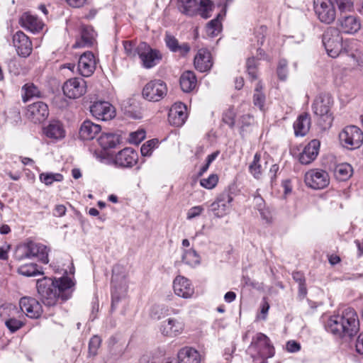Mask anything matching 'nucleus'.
Instances as JSON below:
<instances>
[{
    "mask_svg": "<svg viewBox=\"0 0 363 363\" xmlns=\"http://www.w3.org/2000/svg\"><path fill=\"white\" fill-rule=\"evenodd\" d=\"M74 285L72 279L66 276L54 279L43 277L38 279L36 283L38 293L43 303L47 306L56 305L60 298L63 301L69 299Z\"/></svg>",
    "mask_w": 363,
    "mask_h": 363,
    "instance_id": "f257e3e1",
    "label": "nucleus"
},
{
    "mask_svg": "<svg viewBox=\"0 0 363 363\" xmlns=\"http://www.w3.org/2000/svg\"><path fill=\"white\" fill-rule=\"evenodd\" d=\"M333 105V97L325 93L318 95L313 102V112L318 117V125L324 130L330 128L333 124V116L330 111Z\"/></svg>",
    "mask_w": 363,
    "mask_h": 363,
    "instance_id": "f03ea898",
    "label": "nucleus"
},
{
    "mask_svg": "<svg viewBox=\"0 0 363 363\" xmlns=\"http://www.w3.org/2000/svg\"><path fill=\"white\" fill-rule=\"evenodd\" d=\"M323 44L328 55L331 57H337L342 54V38L340 30L335 27H329L323 35Z\"/></svg>",
    "mask_w": 363,
    "mask_h": 363,
    "instance_id": "7ed1b4c3",
    "label": "nucleus"
},
{
    "mask_svg": "<svg viewBox=\"0 0 363 363\" xmlns=\"http://www.w3.org/2000/svg\"><path fill=\"white\" fill-rule=\"evenodd\" d=\"M339 137L342 145L349 150L357 149L363 143V132L355 125L345 127L340 132Z\"/></svg>",
    "mask_w": 363,
    "mask_h": 363,
    "instance_id": "20e7f679",
    "label": "nucleus"
},
{
    "mask_svg": "<svg viewBox=\"0 0 363 363\" xmlns=\"http://www.w3.org/2000/svg\"><path fill=\"white\" fill-rule=\"evenodd\" d=\"M233 201V196L230 189H225L211 204V211L215 216L221 218L230 211Z\"/></svg>",
    "mask_w": 363,
    "mask_h": 363,
    "instance_id": "39448f33",
    "label": "nucleus"
},
{
    "mask_svg": "<svg viewBox=\"0 0 363 363\" xmlns=\"http://www.w3.org/2000/svg\"><path fill=\"white\" fill-rule=\"evenodd\" d=\"M313 9L321 23L330 24L336 18V10L330 0H314Z\"/></svg>",
    "mask_w": 363,
    "mask_h": 363,
    "instance_id": "423d86ee",
    "label": "nucleus"
},
{
    "mask_svg": "<svg viewBox=\"0 0 363 363\" xmlns=\"http://www.w3.org/2000/svg\"><path fill=\"white\" fill-rule=\"evenodd\" d=\"M167 87L166 84L160 79H155L149 82L143 89V97L153 102L160 101L166 96Z\"/></svg>",
    "mask_w": 363,
    "mask_h": 363,
    "instance_id": "0eeeda50",
    "label": "nucleus"
},
{
    "mask_svg": "<svg viewBox=\"0 0 363 363\" xmlns=\"http://www.w3.org/2000/svg\"><path fill=\"white\" fill-rule=\"evenodd\" d=\"M138 56L141 60L142 65L146 69L155 67L162 59L159 51L152 49L145 42H142L138 45Z\"/></svg>",
    "mask_w": 363,
    "mask_h": 363,
    "instance_id": "6e6552de",
    "label": "nucleus"
},
{
    "mask_svg": "<svg viewBox=\"0 0 363 363\" xmlns=\"http://www.w3.org/2000/svg\"><path fill=\"white\" fill-rule=\"evenodd\" d=\"M250 348L262 358L267 359L274 356V348L271 345L269 337L262 333H257L251 342Z\"/></svg>",
    "mask_w": 363,
    "mask_h": 363,
    "instance_id": "1a4fd4ad",
    "label": "nucleus"
},
{
    "mask_svg": "<svg viewBox=\"0 0 363 363\" xmlns=\"http://www.w3.org/2000/svg\"><path fill=\"white\" fill-rule=\"evenodd\" d=\"M305 182L311 189H322L328 186L330 177L327 172L313 169L306 173Z\"/></svg>",
    "mask_w": 363,
    "mask_h": 363,
    "instance_id": "9d476101",
    "label": "nucleus"
},
{
    "mask_svg": "<svg viewBox=\"0 0 363 363\" xmlns=\"http://www.w3.org/2000/svg\"><path fill=\"white\" fill-rule=\"evenodd\" d=\"M91 115L98 120L109 121L116 116L114 106L106 101H98L94 102L89 107Z\"/></svg>",
    "mask_w": 363,
    "mask_h": 363,
    "instance_id": "9b49d317",
    "label": "nucleus"
},
{
    "mask_svg": "<svg viewBox=\"0 0 363 363\" xmlns=\"http://www.w3.org/2000/svg\"><path fill=\"white\" fill-rule=\"evenodd\" d=\"M62 90L67 97L77 99L86 93V82L82 78H72L65 82Z\"/></svg>",
    "mask_w": 363,
    "mask_h": 363,
    "instance_id": "f8f14e48",
    "label": "nucleus"
},
{
    "mask_svg": "<svg viewBox=\"0 0 363 363\" xmlns=\"http://www.w3.org/2000/svg\"><path fill=\"white\" fill-rule=\"evenodd\" d=\"M342 321L345 330V337L355 335L359 330V322L356 311L347 308L342 312Z\"/></svg>",
    "mask_w": 363,
    "mask_h": 363,
    "instance_id": "ddd939ff",
    "label": "nucleus"
},
{
    "mask_svg": "<svg viewBox=\"0 0 363 363\" xmlns=\"http://www.w3.org/2000/svg\"><path fill=\"white\" fill-rule=\"evenodd\" d=\"M18 313L17 308L13 305L2 306L0 308V315L4 320L5 325L11 333H15L23 325L21 320L14 317Z\"/></svg>",
    "mask_w": 363,
    "mask_h": 363,
    "instance_id": "4468645a",
    "label": "nucleus"
},
{
    "mask_svg": "<svg viewBox=\"0 0 363 363\" xmlns=\"http://www.w3.org/2000/svg\"><path fill=\"white\" fill-rule=\"evenodd\" d=\"M26 116L34 123H40L45 121L49 116L48 105L43 101H37L27 107Z\"/></svg>",
    "mask_w": 363,
    "mask_h": 363,
    "instance_id": "2eb2a0df",
    "label": "nucleus"
},
{
    "mask_svg": "<svg viewBox=\"0 0 363 363\" xmlns=\"http://www.w3.org/2000/svg\"><path fill=\"white\" fill-rule=\"evenodd\" d=\"M12 43L19 56L27 57L30 55L33 45L29 38L23 32L18 30L13 34Z\"/></svg>",
    "mask_w": 363,
    "mask_h": 363,
    "instance_id": "dca6fc26",
    "label": "nucleus"
},
{
    "mask_svg": "<svg viewBox=\"0 0 363 363\" xmlns=\"http://www.w3.org/2000/svg\"><path fill=\"white\" fill-rule=\"evenodd\" d=\"M138 160V152L131 147H126L116 155L114 163L121 167L130 168L137 164Z\"/></svg>",
    "mask_w": 363,
    "mask_h": 363,
    "instance_id": "f3484780",
    "label": "nucleus"
},
{
    "mask_svg": "<svg viewBox=\"0 0 363 363\" xmlns=\"http://www.w3.org/2000/svg\"><path fill=\"white\" fill-rule=\"evenodd\" d=\"M19 306L21 311L30 318H38L43 313L41 304L34 298L26 296L21 298Z\"/></svg>",
    "mask_w": 363,
    "mask_h": 363,
    "instance_id": "a211bd4d",
    "label": "nucleus"
},
{
    "mask_svg": "<svg viewBox=\"0 0 363 363\" xmlns=\"http://www.w3.org/2000/svg\"><path fill=\"white\" fill-rule=\"evenodd\" d=\"M186 109V105L182 102L173 104L168 114L169 123L176 127L183 125L187 118Z\"/></svg>",
    "mask_w": 363,
    "mask_h": 363,
    "instance_id": "6ab92c4d",
    "label": "nucleus"
},
{
    "mask_svg": "<svg viewBox=\"0 0 363 363\" xmlns=\"http://www.w3.org/2000/svg\"><path fill=\"white\" fill-rule=\"evenodd\" d=\"M184 327L185 324L182 320L169 318L162 323L160 331L163 335L173 337L181 335Z\"/></svg>",
    "mask_w": 363,
    "mask_h": 363,
    "instance_id": "aec40b11",
    "label": "nucleus"
},
{
    "mask_svg": "<svg viewBox=\"0 0 363 363\" xmlns=\"http://www.w3.org/2000/svg\"><path fill=\"white\" fill-rule=\"evenodd\" d=\"M173 289L177 296L183 298H189L194 293L191 281L183 276H177L174 279Z\"/></svg>",
    "mask_w": 363,
    "mask_h": 363,
    "instance_id": "412c9836",
    "label": "nucleus"
},
{
    "mask_svg": "<svg viewBox=\"0 0 363 363\" xmlns=\"http://www.w3.org/2000/svg\"><path fill=\"white\" fill-rule=\"evenodd\" d=\"M96 68V60L91 52H86L82 54L78 62L77 69L83 77H89Z\"/></svg>",
    "mask_w": 363,
    "mask_h": 363,
    "instance_id": "4be33fe9",
    "label": "nucleus"
},
{
    "mask_svg": "<svg viewBox=\"0 0 363 363\" xmlns=\"http://www.w3.org/2000/svg\"><path fill=\"white\" fill-rule=\"evenodd\" d=\"M320 143L318 140H312L305 146L303 151L299 155V162L303 164L311 163L317 157Z\"/></svg>",
    "mask_w": 363,
    "mask_h": 363,
    "instance_id": "5701e85b",
    "label": "nucleus"
},
{
    "mask_svg": "<svg viewBox=\"0 0 363 363\" xmlns=\"http://www.w3.org/2000/svg\"><path fill=\"white\" fill-rule=\"evenodd\" d=\"M19 25L32 33L40 32L43 27V22L36 16L28 12L23 13L18 19Z\"/></svg>",
    "mask_w": 363,
    "mask_h": 363,
    "instance_id": "b1692460",
    "label": "nucleus"
},
{
    "mask_svg": "<svg viewBox=\"0 0 363 363\" xmlns=\"http://www.w3.org/2000/svg\"><path fill=\"white\" fill-rule=\"evenodd\" d=\"M194 64L195 68L201 72L210 70L213 66L211 52L206 49L199 50L194 57Z\"/></svg>",
    "mask_w": 363,
    "mask_h": 363,
    "instance_id": "393cba45",
    "label": "nucleus"
},
{
    "mask_svg": "<svg viewBox=\"0 0 363 363\" xmlns=\"http://www.w3.org/2000/svg\"><path fill=\"white\" fill-rule=\"evenodd\" d=\"M96 33L90 26H83L81 31V38L73 45L74 48L92 46L96 41Z\"/></svg>",
    "mask_w": 363,
    "mask_h": 363,
    "instance_id": "a878e982",
    "label": "nucleus"
},
{
    "mask_svg": "<svg viewBox=\"0 0 363 363\" xmlns=\"http://www.w3.org/2000/svg\"><path fill=\"white\" fill-rule=\"evenodd\" d=\"M164 41L167 47L170 51L177 52L181 56H185L191 50V47L189 43H184L182 44H179L178 40L169 33H166Z\"/></svg>",
    "mask_w": 363,
    "mask_h": 363,
    "instance_id": "bb28decb",
    "label": "nucleus"
},
{
    "mask_svg": "<svg viewBox=\"0 0 363 363\" xmlns=\"http://www.w3.org/2000/svg\"><path fill=\"white\" fill-rule=\"evenodd\" d=\"M342 32L347 34H354L361 28L359 19L354 16H345L338 20Z\"/></svg>",
    "mask_w": 363,
    "mask_h": 363,
    "instance_id": "cd10ccee",
    "label": "nucleus"
},
{
    "mask_svg": "<svg viewBox=\"0 0 363 363\" xmlns=\"http://www.w3.org/2000/svg\"><path fill=\"white\" fill-rule=\"evenodd\" d=\"M43 133L46 137L54 140H59L65 137V130L62 124L58 121H51L43 128Z\"/></svg>",
    "mask_w": 363,
    "mask_h": 363,
    "instance_id": "c85d7f7f",
    "label": "nucleus"
},
{
    "mask_svg": "<svg viewBox=\"0 0 363 363\" xmlns=\"http://www.w3.org/2000/svg\"><path fill=\"white\" fill-rule=\"evenodd\" d=\"M344 327L342 321V313L330 316L325 323L327 331L340 337H345Z\"/></svg>",
    "mask_w": 363,
    "mask_h": 363,
    "instance_id": "c756f323",
    "label": "nucleus"
},
{
    "mask_svg": "<svg viewBox=\"0 0 363 363\" xmlns=\"http://www.w3.org/2000/svg\"><path fill=\"white\" fill-rule=\"evenodd\" d=\"M311 125V116L308 113L300 114L294 123L296 136H305L309 131Z\"/></svg>",
    "mask_w": 363,
    "mask_h": 363,
    "instance_id": "7c9ffc66",
    "label": "nucleus"
},
{
    "mask_svg": "<svg viewBox=\"0 0 363 363\" xmlns=\"http://www.w3.org/2000/svg\"><path fill=\"white\" fill-rule=\"evenodd\" d=\"M101 131V126L95 124L89 120L84 121L79 129V137L82 140H89Z\"/></svg>",
    "mask_w": 363,
    "mask_h": 363,
    "instance_id": "2f4dec72",
    "label": "nucleus"
},
{
    "mask_svg": "<svg viewBox=\"0 0 363 363\" xmlns=\"http://www.w3.org/2000/svg\"><path fill=\"white\" fill-rule=\"evenodd\" d=\"M179 363H200L201 356L197 350L192 347H184L178 352Z\"/></svg>",
    "mask_w": 363,
    "mask_h": 363,
    "instance_id": "473e14b6",
    "label": "nucleus"
},
{
    "mask_svg": "<svg viewBox=\"0 0 363 363\" xmlns=\"http://www.w3.org/2000/svg\"><path fill=\"white\" fill-rule=\"evenodd\" d=\"M98 142L104 150L115 148L121 142V136L115 133H103L98 138Z\"/></svg>",
    "mask_w": 363,
    "mask_h": 363,
    "instance_id": "72a5a7b5",
    "label": "nucleus"
},
{
    "mask_svg": "<svg viewBox=\"0 0 363 363\" xmlns=\"http://www.w3.org/2000/svg\"><path fill=\"white\" fill-rule=\"evenodd\" d=\"M180 86L183 91L189 92L196 85V77L194 72L186 71L180 77Z\"/></svg>",
    "mask_w": 363,
    "mask_h": 363,
    "instance_id": "f704fd0d",
    "label": "nucleus"
},
{
    "mask_svg": "<svg viewBox=\"0 0 363 363\" xmlns=\"http://www.w3.org/2000/svg\"><path fill=\"white\" fill-rule=\"evenodd\" d=\"M127 275L128 270L126 267L117 264L112 269L111 282L113 284H123L125 281Z\"/></svg>",
    "mask_w": 363,
    "mask_h": 363,
    "instance_id": "c9c22d12",
    "label": "nucleus"
},
{
    "mask_svg": "<svg viewBox=\"0 0 363 363\" xmlns=\"http://www.w3.org/2000/svg\"><path fill=\"white\" fill-rule=\"evenodd\" d=\"M22 92V99L24 102L34 97L40 98L42 96L40 89L33 83H27L23 85Z\"/></svg>",
    "mask_w": 363,
    "mask_h": 363,
    "instance_id": "e433bc0d",
    "label": "nucleus"
},
{
    "mask_svg": "<svg viewBox=\"0 0 363 363\" xmlns=\"http://www.w3.org/2000/svg\"><path fill=\"white\" fill-rule=\"evenodd\" d=\"M353 169L348 163H342L335 169V177L342 181L348 179L352 175Z\"/></svg>",
    "mask_w": 363,
    "mask_h": 363,
    "instance_id": "4c0bfd02",
    "label": "nucleus"
},
{
    "mask_svg": "<svg viewBox=\"0 0 363 363\" xmlns=\"http://www.w3.org/2000/svg\"><path fill=\"white\" fill-rule=\"evenodd\" d=\"M220 18L222 15L218 13L214 19L209 21L206 26V31L208 36L214 37L217 36L222 29V24Z\"/></svg>",
    "mask_w": 363,
    "mask_h": 363,
    "instance_id": "58836bf2",
    "label": "nucleus"
},
{
    "mask_svg": "<svg viewBox=\"0 0 363 363\" xmlns=\"http://www.w3.org/2000/svg\"><path fill=\"white\" fill-rule=\"evenodd\" d=\"M18 272L25 277H35L42 274L43 272L39 269L36 264H25L18 269Z\"/></svg>",
    "mask_w": 363,
    "mask_h": 363,
    "instance_id": "ea45409f",
    "label": "nucleus"
},
{
    "mask_svg": "<svg viewBox=\"0 0 363 363\" xmlns=\"http://www.w3.org/2000/svg\"><path fill=\"white\" fill-rule=\"evenodd\" d=\"M196 7V0H179V9L180 11L188 16H193Z\"/></svg>",
    "mask_w": 363,
    "mask_h": 363,
    "instance_id": "a19ab883",
    "label": "nucleus"
},
{
    "mask_svg": "<svg viewBox=\"0 0 363 363\" xmlns=\"http://www.w3.org/2000/svg\"><path fill=\"white\" fill-rule=\"evenodd\" d=\"M182 261L191 267H195L200 263L201 257L196 251H184L182 255Z\"/></svg>",
    "mask_w": 363,
    "mask_h": 363,
    "instance_id": "79ce46f5",
    "label": "nucleus"
},
{
    "mask_svg": "<svg viewBox=\"0 0 363 363\" xmlns=\"http://www.w3.org/2000/svg\"><path fill=\"white\" fill-rule=\"evenodd\" d=\"M260 159V155L256 153L254 156L252 162L250 164L249 167V170L250 173L256 179H259L262 172V168L261 164H259Z\"/></svg>",
    "mask_w": 363,
    "mask_h": 363,
    "instance_id": "37998d69",
    "label": "nucleus"
},
{
    "mask_svg": "<svg viewBox=\"0 0 363 363\" xmlns=\"http://www.w3.org/2000/svg\"><path fill=\"white\" fill-rule=\"evenodd\" d=\"M40 181L45 185H51L54 182H61L63 176L60 173H42L40 174Z\"/></svg>",
    "mask_w": 363,
    "mask_h": 363,
    "instance_id": "c03bdc74",
    "label": "nucleus"
},
{
    "mask_svg": "<svg viewBox=\"0 0 363 363\" xmlns=\"http://www.w3.org/2000/svg\"><path fill=\"white\" fill-rule=\"evenodd\" d=\"M47 247L42 243L27 239L24 242L18 245L16 250H46Z\"/></svg>",
    "mask_w": 363,
    "mask_h": 363,
    "instance_id": "a18cd8bd",
    "label": "nucleus"
},
{
    "mask_svg": "<svg viewBox=\"0 0 363 363\" xmlns=\"http://www.w3.org/2000/svg\"><path fill=\"white\" fill-rule=\"evenodd\" d=\"M218 182V177L217 174H212L206 179H202L200 181V184L201 186L211 189L214 188Z\"/></svg>",
    "mask_w": 363,
    "mask_h": 363,
    "instance_id": "49530a36",
    "label": "nucleus"
},
{
    "mask_svg": "<svg viewBox=\"0 0 363 363\" xmlns=\"http://www.w3.org/2000/svg\"><path fill=\"white\" fill-rule=\"evenodd\" d=\"M247 71L252 79H257V60L254 57H249L246 62Z\"/></svg>",
    "mask_w": 363,
    "mask_h": 363,
    "instance_id": "de8ad7c7",
    "label": "nucleus"
},
{
    "mask_svg": "<svg viewBox=\"0 0 363 363\" xmlns=\"http://www.w3.org/2000/svg\"><path fill=\"white\" fill-rule=\"evenodd\" d=\"M101 343V339L97 335L93 336L89 342V354L95 356Z\"/></svg>",
    "mask_w": 363,
    "mask_h": 363,
    "instance_id": "09e8293b",
    "label": "nucleus"
},
{
    "mask_svg": "<svg viewBox=\"0 0 363 363\" xmlns=\"http://www.w3.org/2000/svg\"><path fill=\"white\" fill-rule=\"evenodd\" d=\"M157 144V140H150L144 143L140 148L142 155L145 157L151 155Z\"/></svg>",
    "mask_w": 363,
    "mask_h": 363,
    "instance_id": "8fccbe9b",
    "label": "nucleus"
},
{
    "mask_svg": "<svg viewBox=\"0 0 363 363\" xmlns=\"http://www.w3.org/2000/svg\"><path fill=\"white\" fill-rule=\"evenodd\" d=\"M25 257L28 258L35 257L43 264H47L49 262L47 251H37L35 253H33V251H27Z\"/></svg>",
    "mask_w": 363,
    "mask_h": 363,
    "instance_id": "3c124183",
    "label": "nucleus"
},
{
    "mask_svg": "<svg viewBox=\"0 0 363 363\" xmlns=\"http://www.w3.org/2000/svg\"><path fill=\"white\" fill-rule=\"evenodd\" d=\"M123 48L128 57L134 58L138 55V46L135 47L132 42L124 41Z\"/></svg>",
    "mask_w": 363,
    "mask_h": 363,
    "instance_id": "603ef678",
    "label": "nucleus"
},
{
    "mask_svg": "<svg viewBox=\"0 0 363 363\" xmlns=\"http://www.w3.org/2000/svg\"><path fill=\"white\" fill-rule=\"evenodd\" d=\"M145 138V131L144 130H138L135 132L130 133L129 142L133 144H139Z\"/></svg>",
    "mask_w": 363,
    "mask_h": 363,
    "instance_id": "864d4df0",
    "label": "nucleus"
},
{
    "mask_svg": "<svg viewBox=\"0 0 363 363\" xmlns=\"http://www.w3.org/2000/svg\"><path fill=\"white\" fill-rule=\"evenodd\" d=\"M286 66L287 62L285 60H279L277 67V75L280 80L285 81L287 78Z\"/></svg>",
    "mask_w": 363,
    "mask_h": 363,
    "instance_id": "5fc2aeb1",
    "label": "nucleus"
},
{
    "mask_svg": "<svg viewBox=\"0 0 363 363\" xmlns=\"http://www.w3.org/2000/svg\"><path fill=\"white\" fill-rule=\"evenodd\" d=\"M235 113L232 109H228L223 113V121L233 128L235 125Z\"/></svg>",
    "mask_w": 363,
    "mask_h": 363,
    "instance_id": "6e6d98bb",
    "label": "nucleus"
},
{
    "mask_svg": "<svg viewBox=\"0 0 363 363\" xmlns=\"http://www.w3.org/2000/svg\"><path fill=\"white\" fill-rule=\"evenodd\" d=\"M333 5L335 4L340 11L350 10L352 7V3L350 0H330Z\"/></svg>",
    "mask_w": 363,
    "mask_h": 363,
    "instance_id": "4d7b16f0",
    "label": "nucleus"
},
{
    "mask_svg": "<svg viewBox=\"0 0 363 363\" xmlns=\"http://www.w3.org/2000/svg\"><path fill=\"white\" fill-rule=\"evenodd\" d=\"M253 102L255 106H257L262 109L265 102V95L262 92L254 93Z\"/></svg>",
    "mask_w": 363,
    "mask_h": 363,
    "instance_id": "13d9d810",
    "label": "nucleus"
},
{
    "mask_svg": "<svg viewBox=\"0 0 363 363\" xmlns=\"http://www.w3.org/2000/svg\"><path fill=\"white\" fill-rule=\"evenodd\" d=\"M203 211V208L201 206H194L188 211L186 218L188 220H191L201 215Z\"/></svg>",
    "mask_w": 363,
    "mask_h": 363,
    "instance_id": "bf43d9fd",
    "label": "nucleus"
},
{
    "mask_svg": "<svg viewBox=\"0 0 363 363\" xmlns=\"http://www.w3.org/2000/svg\"><path fill=\"white\" fill-rule=\"evenodd\" d=\"M167 311V308H166L163 306H155L152 309L151 315L152 318L155 319H160L161 315L165 313Z\"/></svg>",
    "mask_w": 363,
    "mask_h": 363,
    "instance_id": "052dcab7",
    "label": "nucleus"
},
{
    "mask_svg": "<svg viewBox=\"0 0 363 363\" xmlns=\"http://www.w3.org/2000/svg\"><path fill=\"white\" fill-rule=\"evenodd\" d=\"M347 52L348 56L351 57L353 60L354 65H360L363 63V56L362 55L358 52L355 51V52H349L348 51H345Z\"/></svg>",
    "mask_w": 363,
    "mask_h": 363,
    "instance_id": "680f3d73",
    "label": "nucleus"
},
{
    "mask_svg": "<svg viewBox=\"0 0 363 363\" xmlns=\"http://www.w3.org/2000/svg\"><path fill=\"white\" fill-rule=\"evenodd\" d=\"M286 350L289 352H296L301 350V345L294 340H290L286 345Z\"/></svg>",
    "mask_w": 363,
    "mask_h": 363,
    "instance_id": "e2e57ef3",
    "label": "nucleus"
},
{
    "mask_svg": "<svg viewBox=\"0 0 363 363\" xmlns=\"http://www.w3.org/2000/svg\"><path fill=\"white\" fill-rule=\"evenodd\" d=\"M66 207L64 205H57L54 209L53 214L55 216L62 217L65 215Z\"/></svg>",
    "mask_w": 363,
    "mask_h": 363,
    "instance_id": "0e129e2a",
    "label": "nucleus"
},
{
    "mask_svg": "<svg viewBox=\"0 0 363 363\" xmlns=\"http://www.w3.org/2000/svg\"><path fill=\"white\" fill-rule=\"evenodd\" d=\"M269 309V305L267 303V301L264 299L261 306L260 313H261L262 316L260 317V318H262V320L266 319L267 314L268 313Z\"/></svg>",
    "mask_w": 363,
    "mask_h": 363,
    "instance_id": "69168bd1",
    "label": "nucleus"
},
{
    "mask_svg": "<svg viewBox=\"0 0 363 363\" xmlns=\"http://www.w3.org/2000/svg\"><path fill=\"white\" fill-rule=\"evenodd\" d=\"M356 350L358 353L363 355V333L358 336L356 342Z\"/></svg>",
    "mask_w": 363,
    "mask_h": 363,
    "instance_id": "338daca9",
    "label": "nucleus"
},
{
    "mask_svg": "<svg viewBox=\"0 0 363 363\" xmlns=\"http://www.w3.org/2000/svg\"><path fill=\"white\" fill-rule=\"evenodd\" d=\"M254 200L256 208L258 211H260L262 208L265 207L264 201L259 195L255 196Z\"/></svg>",
    "mask_w": 363,
    "mask_h": 363,
    "instance_id": "774afa93",
    "label": "nucleus"
}]
</instances>
